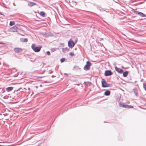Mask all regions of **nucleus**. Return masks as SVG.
Wrapping results in <instances>:
<instances>
[{
  "label": "nucleus",
  "mask_w": 146,
  "mask_h": 146,
  "mask_svg": "<svg viewBox=\"0 0 146 146\" xmlns=\"http://www.w3.org/2000/svg\"><path fill=\"white\" fill-rule=\"evenodd\" d=\"M119 106L120 107L123 108H133L132 106L127 105L123 102L120 103L119 104Z\"/></svg>",
  "instance_id": "2"
},
{
  "label": "nucleus",
  "mask_w": 146,
  "mask_h": 146,
  "mask_svg": "<svg viewBox=\"0 0 146 146\" xmlns=\"http://www.w3.org/2000/svg\"><path fill=\"white\" fill-rule=\"evenodd\" d=\"M13 89V87H9L6 88V90L7 92H9L12 91Z\"/></svg>",
  "instance_id": "12"
},
{
  "label": "nucleus",
  "mask_w": 146,
  "mask_h": 146,
  "mask_svg": "<svg viewBox=\"0 0 146 146\" xmlns=\"http://www.w3.org/2000/svg\"><path fill=\"white\" fill-rule=\"evenodd\" d=\"M47 34H48V35H47V36H52L53 35V34L51 33H47Z\"/></svg>",
  "instance_id": "20"
},
{
  "label": "nucleus",
  "mask_w": 146,
  "mask_h": 146,
  "mask_svg": "<svg viewBox=\"0 0 146 146\" xmlns=\"http://www.w3.org/2000/svg\"><path fill=\"white\" fill-rule=\"evenodd\" d=\"M15 24V23L14 21H10L9 23V25L10 26H13Z\"/></svg>",
  "instance_id": "17"
},
{
  "label": "nucleus",
  "mask_w": 146,
  "mask_h": 146,
  "mask_svg": "<svg viewBox=\"0 0 146 146\" xmlns=\"http://www.w3.org/2000/svg\"><path fill=\"white\" fill-rule=\"evenodd\" d=\"M133 12L136 15H138L141 17H146V15L142 12L134 11Z\"/></svg>",
  "instance_id": "5"
},
{
  "label": "nucleus",
  "mask_w": 146,
  "mask_h": 146,
  "mask_svg": "<svg viewBox=\"0 0 146 146\" xmlns=\"http://www.w3.org/2000/svg\"><path fill=\"white\" fill-rule=\"evenodd\" d=\"M28 40L27 38H25L24 39L23 41L25 42H27L28 41Z\"/></svg>",
  "instance_id": "21"
},
{
  "label": "nucleus",
  "mask_w": 146,
  "mask_h": 146,
  "mask_svg": "<svg viewBox=\"0 0 146 146\" xmlns=\"http://www.w3.org/2000/svg\"><path fill=\"white\" fill-rule=\"evenodd\" d=\"M40 15L43 17H44L45 16V13L43 11H41L40 12Z\"/></svg>",
  "instance_id": "15"
},
{
  "label": "nucleus",
  "mask_w": 146,
  "mask_h": 146,
  "mask_svg": "<svg viewBox=\"0 0 146 146\" xmlns=\"http://www.w3.org/2000/svg\"><path fill=\"white\" fill-rule=\"evenodd\" d=\"M134 92V94L136 96H137L138 95V91L137 90L135 89H133Z\"/></svg>",
  "instance_id": "16"
},
{
  "label": "nucleus",
  "mask_w": 146,
  "mask_h": 146,
  "mask_svg": "<svg viewBox=\"0 0 146 146\" xmlns=\"http://www.w3.org/2000/svg\"><path fill=\"white\" fill-rule=\"evenodd\" d=\"M0 44H4V43L3 42H0Z\"/></svg>",
  "instance_id": "25"
},
{
  "label": "nucleus",
  "mask_w": 146,
  "mask_h": 146,
  "mask_svg": "<svg viewBox=\"0 0 146 146\" xmlns=\"http://www.w3.org/2000/svg\"><path fill=\"white\" fill-rule=\"evenodd\" d=\"M92 63L89 61H87L86 65L84 67V69L85 70H88L90 69V67Z\"/></svg>",
  "instance_id": "3"
},
{
  "label": "nucleus",
  "mask_w": 146,
  "mask_h": 146,
  "mask_svg": "<svg viewBox=\"0 0 146 146\" xmlns=\"http://www.w3.org/2000/svg\"><path fill=\"white\" fill-rule=\"evenodd\" d=\"M115 69L116 71L120 74H122L123 73V70L120 68H119L117 67H115Z\"/></svg>",
  "instance_id": "10"
},
{
  "label": "nucleus",
  "mask_w": 146,
  "mask_h": 146,
  "mask_svg": "<svg viewBox=\"0 0 146 146\" xmlns=\"http://www.w3.org/2000/svg\"><path fill=\"white\" fill-rule=\"evenodd\" d=\"M143 87L145 90H146V83L143 84Z\"/></svg>",
  "instance_id": "19"
},
{
  "label": "nucleus",
  "mask_w": 146,
  "mask_h": 146,
  "mask_svg": "<svg viewBox=\"0 0 146 146\" xmlns=\"http://www.w3.org/2000/svg\"><path fill=\"white\" fill-rule=\"evenodd\" d=\"M54 77V76H53V75H52V77Z\"/></svg>",
  "instance_id": "26"
},
{
  "label": "nucleus",
  "mask_w": 146,
  "mask_h": 146,
  "mask_svg": "<svg viewBox=\"0 0 146 146\" xmlns=\"http://www.w3.org/2000/svg\"><path fill=\"white\" fill-rule=\"evenodd\" d=\"M75 44L74 42L71 40H70L68 42V46L70 48H72L74 47Z\"/></svg>",
  "instance_id": "7"
},
{
  "label": "nucleus",
  "mask_w": 146,
  "mask_h": 146,
  "mask_svg": "<svg viewBox=\"0 0 146 146\" xmlns=\"http://www.w3.org/2000/svg\"><path fill=\"white\" fill-rule=\"evenodd\" d=\"M47 35H48V34H47V33L46 35V36H47Z\"/></svg>",
  "instance_id": "30"
},
{
  "label": "nucleus",
  "mask_w": 146,
  "mask_h": 146,
  "mask_svg": "<svg viewBox=\"0 0 146 146\" xmlns=\"http://www.w3.org/2000/svg\"><path fill=\"white\" fill-rule=\"evenodd\" d=\"M110 94V92L108 90H107L104 92V95L106 96H108Z\"/></svg>",
  "instance_id": "13"
},
{
  "label": "nucleus",
  "mask_w": 146,
  "mask_h": 146,
  "mask_svg": "<svg viewBox=\"0 0 146 146\" xmlns=\"http://www.w3.org/2000/svg\"><path fill=\"white\" fill-rule=\"evenodd\" d=\"M36 5V3L33 2H29L28 3V5L30 7H32L33 5Z\"/></svg>",
  "instance_id": "11"
},
{
  "label": "nucleus",
  "mask_w": 146,
  "mask_h": 146,
  "mask_svg": "<svg viewBox=\"0 0 146 146\" xmlns=\"http://www.w3.org/2000/svg\"><path fill=\"white\" fill-rule=\"evenodd\" d=\"M19 28L17 26H15L9 29V31L13 32H18Z\"/></svg>",
  "instance_id": "4"
},
{
  "label": "nucleus",
  "mask_w": 146,
  "mask_h": 146,
  "mask_svg": "<svg viewBox=\"0 0 146 146\" xmlns=\"http://www.w3.org/2000/svg\"><path fill=\"white\" fill-rule=\"evenodd\" d=\"M28 89L29 90H30V88H28Z\"/></svg>",
  "instance_id": "29"
},
{
  "label": "nucleus",
  "mask_w": 146,
  "mask_h": 146,
  "mask_svg": "<svg viewBox=\"0 0 146 146\" xmlns=\"http://www.w3.org/2000/svg\"><path fill=\"white\" fill-rule=\"evenodd\" d=\"M36 88H38V87L37 86H35Z\"/></svg>",
  "instance_id": "27"
},
{
  "label": "nucleus",
  "mask_w": 146,
  "mask_h": 146,
  "mask_svg": "<svg viewBox=\"0 0 146 146\" xmlns=\"http://www.w3.org/2000/svg\"><path fill=\"white\" fill-rule=\"evenodd\" d=\"M39 77L40 78H42V77L40 76V77Z\"/></svg>",
  "instance_id": "32"
},
{
  "label": "nucleus",
  "mask_w": 146,
  "mask_h": 146,
  "mask_svg": "<svg viewBox=\"0 0 146 146\" xmlns=\"http://www.w3.org/2000/svg\"><path fill=\"white\" fill-rule=\"evenodd\" d=\"M63 50H64L65 51H66L68 50V48H64L63 49Z\"/></svg>",
  "instance_id": "24"
},
{
  "label": "nucleus",
  "mask_w": 146,
  "mask_h": 146,
  "mask_svg": "<svg viewBox=\"0 0 146 146\" xmlns=\"http://www.w3.org/2000/svg\"><path fill=\"white\" fill-rule=\"evenodd\" d=\"M65 60V58H61L60 59V62H64Z\"/></svg>",
  "instance_id": "18"
},
{
  "label": "nucleus",
  "mask_w": 146,
  "mask_h": 146,
  "mask_svg": "<svg viewBox=\"0 0 146 146\" xmlns=\"http://www.w3.org/2000/svg\"><path fill=\"white\" fill-rule=\"evenodd\" d=\"M102 84L103 87H108L110 85L109 84H108L105 80H103L102 82Z\"/></svg>",
  "instance_id": "6"
},
{
  "label": "nucleus",
  "mask_w": 146,
  "mask_h": 146,
  "mask_svg": "<svg viewBox=\"0 0 146 146\" xmlns=\"http://www.w3.org/2000/svg\"><path fill=\"white\" fill-rule=\"evenodd\" d=\"M46 53L47 54L48 56H49L50 55V52L49 51H47L46 52Z\"/></svg>",
  "instance_id": "22"
},
{
  "label": "nucleus",
  "mask_w": 146,
  "mask_h": 146,
  "mask_svg": "<svg viewBox=\"0 0 146 146\" xmlns=\"http://www.w3.org/2000/svg\"><path fill=\"white\" fill-rule=\"evenodd\" d=\"M14 51L17 53H20L22 52L23 50L21 48H15L14 49Z\"/></svg>",
  "instance_id": "9"
},
{
  "label": "nucleus",
  "mask_w": 146,
  "mask_h": 146,
  "mask_svg": "<svg viewBox=\"0 0 146 146\" xmlns=\"http://www.w3.org/2000/svg\"><path fill=\"white\" fill-rule=\"evenodd\" d=\"M123 76L124 77H126L128 75V72L127 71H126L124 72H123Z\"/></svg>",
  "instance_id": "14"
},
{
  "label": "nucleus",
  "mask_w": 146,
  "mask_h": 146,
  "mask_svg": "<svg viewBox=\"0 0 146 146\" xmlns=\"http://www.w3.org/2000/svg\"><path fill=\"white\" fill-rule=\"evenodd\" d=\"M121 67H122V68H124L123 67V66H121Z\"/></svg>",
  "instance_id": "28"
},
{
  "label": "nucleus",
  "mask_w": 146,
  "mask_h": 146,
  "mask_svg": "<svg viewBox=\"0 0 146 146\" xmlns=\"http://www.w3.org/2000/svg\"><path fill=\"white\" fill-rule=\"evenodd\" d=\"M36 45L35 44H33L31 45V48L33 50L36 52H38L40 51L42 48L41 46L35 47Z\"/></svg>",
  "instance_id": "1"
},
{
  "label": "nucleus",
  "mask_w": 146,
  "mask_h": 146,
  "mask_svg": "<svg viewBox=\"0 0 146 146\" xmlns=\"http://www.w3.org/2000/svg\"><path fill=\"white\" fill-rule=\"evenodd\" d=\"M113 74V73L110 70H106L105 72L104 75L106 76L111 75Z\"/></svg>",
  "instance_id": "8"
},
{
  "label": "nucleus",
  "mask_w": 146,
  "mask_h": 146,
  "mask_svg": "<svg viewBox=\"0 0 146 146\" xmlns=\"http://www.w3.org/2000/svg\"><path fill=\"white\" fill-rule=\"evenodd\" d=\"M69 55L71 56H73L74 55V53L72 52H70L69 53Z\"/></svg>",
  "instance_id": "23"
},
{
  "label": "nucleus",
  "mask_w": 146,
  "mask_h": 146,
  "mask_svg": "<svg viewBox=\"0 0 146 146\" xmlns=\"http://www.w3.org/2000/svg\"><path fill=\"white\" fill-rule=\"evenodd\" d=\"M65 74V75H68V74H66V73H65V74Z\"/></svg>",
  "instance_id": "31"
}]
</instances>
